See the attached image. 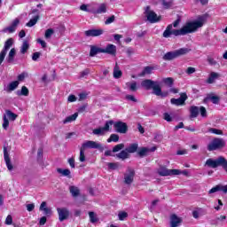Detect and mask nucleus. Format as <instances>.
Wrapping results in <instances>:
<instances>
[{
  "label": "nucleus",
  "instance_id": "obj_1",
  "mask_svg": "<svg viewBox=\"0 0 227 227\" xmlns=\"http://www.w3.org/2000/svg\"><path fill=\"white\" fill-rule=\"evenodd\" d=\"M180 22H182V18L180 15H177L176 20H175L173 24L168 25L166 27L163 32V38H171V35H174V36H185V35L196 33L200 27H203V24H205V18L200 17L196 21H188L180 29H173V27H178V26H180Z\"/></svg>",
  "mask_w": 227,
  "mask_h": 227
},
{
  "label": "nucleus",
  "instance_id": "obj_2",
  "mask_svg": "<svg viewBox=\"0 0 227 227\" xmlns=\"http://www.w3.org/2000/svg\"><path fill=\"white\" fill-rule=\"evenodd\" d=\"M141 86L145 90H153V95H156V97H160L161 98H166V97L169 95V92L168 91L162 92V89L160 88V83H159V82L144 80L141 82Z\"/></svg>",
  "mask_w": 227,
  "mask_h": 227
},
{
  "label": "nucleus",
  "instance_id": "obj_3",
  "mask_svg": "<svg viewBox=\"0 0 227 227\" xmlns=\"http://www.w3.org/2000/svg\"><path fill=\"white\" fill-rule=\"evenodd\" d=\"M191 48H180L176 51H168L162 57L164 61H173V59H176V58H181V56H185L191 52Z\"/></svg>",
  "mask_w": 227,
  "mask_h": 227
},
{
  "label": "nucleus",
  "instance_id": "obj_4",
  "mask_svg": "<svg viewBox=\"0 0 227 227\" xmlns=\"http://www.w3.org/2000/svg\"><path fill=\"white\" fill-rule=\"evenodd\" d=\"M207 168H212L215 169V168H219V166L223 167V169L225 170L227 167V160L223 156H219L217 159H207L205 163Z\"/></svg>",
  "mask_w": 227,
  "mask_h": 227
},
{
  "label": "nucleus",
  "instance_id": "obj_5",
  "mask_svg": "<svg viewBox=\"0 0 227 227\" xmlns=\"http://www.w3.org/2000/svg\"><path fill=\"white\" fill-rule=\"evenodd\" d=\"M17 118H19V115L17 114L12 112V110H6L5 114L3 116V129L4 130H8V127H10V121H15Z\"/></svg>",
  "mask_w": 227,
  "mask_h": 227
},
{
  "label": "nucleus",
  "instance_id": "obj_6",
  "mask_svg": "<svg viewBox=\"0 0 227 227\" xmlns=\"http://www.w3.org/2000/svg\"><path fill=\"white\" fill-rule=\"evenodd\" d=\"M226 146V141L223 138H214L208 145V152H215V150H221Z\"/></svg>",
  "mask_w": 227,
  "mask_h": 227
},
{
  "label": "nucleus",
  "instance_id": "obj_7",
  "mask_svg": "<svg viewBox=\"0 0 227 227\" xmlns=\"http://www.w3.org/2000/svg\"><path fill=\"white\" fill-rule=\"evenodd\" d=\"M145 16L146 17L148 22H150L151 24H155L157 22H160L161 17L158 16L157 13H155V12L152 11V8L147 5L145 8Z\"/></svg>",
  "mask_w": 227,
  "mask_h": 227
},
{
  "label": "nucleus",
  "instance_id": "obj_8",
  "mask_svg": "<svg viewBox=\"0 0 227 227\" xmlns=\"http://www.w3.org/2000/svg\"><path fill=\"white\" fill-rule=\"evenodd\" d=\"M113 123H114L113 120L106 121L104 127L93 129L92 134H94V136H106V134L111 130V125H113Z\"/></svg>",
  "mask_w": 227,
  "mask_h": 227
},
{
  "label": "nucleus",
  "instance_id": "obj_9",
  "mask_svg": "<svg viewBox=\"0 0 227 227\" xmlns=\"http://www.w3.org/2000/svg\"><path fill=\"white\" fill-rule=\"evenodd\" d=\"M158 175L160 176H173L175 175H182V171L180 169H169L166 167H160L158 169Z\"/></svg>",
  "mask_w": 227,
  "mask_h": 227
},
{
  "label": "nucleus",
  "instance_id": "obj_10",
  "mask_svg": "<svg viewBox=\"0 0 227 227\" xmlns=\"http://www.w3.org/2000/svg\"><path fill=\"white\" fill-rule=\"evenodd\" d=\"M113 125L115 129V132H118L119 134H127V132H129V125H127L126 122L118 121L114 122Z\"/></svg>",
  "mask_w": 227,
  "mask_h": 227
},
{
  "label": "nucleus",
  "instance_id": "obj_11",
  "mask_svg": "<svg viewBox=\"0 0 227 227\" xmlns=\"http://www.w3.org/2000/svg\"><path fill=\"white\" fill-rule=\"evenodd\" d=\"M134 176H136V171L131 168H128L126 173L124 174V184L126 185H132Z\"/></svg>",
  "mask_w": 227,
  "mask_h": 227
},
{
  "label": "nucleus",
  "instance_id": "obj_12",
  "mask_svg": "<svg viewBox=\"0 0 227 227\" xmlns=\"http://www.w3.org/2000/svg\"><path fill=\"white\" fill-rule=\"evenodd\" d=\"M82 147L86 150V148H90V149H96V150H100L101 152L104 151V146H102V144L98 142H95L92 140H87L85 141L82 145Z\"/></svg>",
  "mask_w": 227,
  "mask_h": 227
},
{
  "label": "nucleus",
  "instance_id": "obj_13",
  "mask_svg": "<svg viewBox=\"0 0 227 227\" xmlns=\"http://www.w3.org/2000/svg\"><path fill=\"white\" fill-rule=\"evenodd\" d=\"M32 14H36L34 18L30 19V20L26 24L27 27H33V26H35L36 22L40 20V12L38 9H33L29 15Z\"/></svg>",
  "mask_w": 227,
  "mask_h": 227
},
{
  "label": "nucleus",
  "instance_id": "obj_14",
  "mask_svg": "<svg viewBox=\"0 0 227 227\" xmlns=\"http://www.w3.org/2000/svg\"><path fill=\"white\" fill-rule=\"evenodd\" d=\"M57 212L59 214V221H60V223H63V221H67V219H68L70 215V211L66 207H58Z\"/></svg>",
  "mask_w": 227,
  "mask_h": 227
},
{
  "label": "nucleus",
  "instance_id": "obj_15",
  "mask_svg": "<svg viewBox=\"0 0 227 227\" xmlns=\"http://www.w3.org/2000/svg\"><path fill=\"white\" fill-rule=\"evenodd\" d=\"M185 100H187V94L181 93L179 98H171L170 104L173 106H185Z\"/></svg>",
  "mask_w": 227,
  "mask_h": 227
},
{
  "label": "nucleus",
  "instance_id": "obj_16",
  "mask_svg": "<svg viewBox=\"0 0 227 227\" xmlns=\"http://www.w3.org/2000/svg\"><path fill=\"white\" fill-rule=\"evenodd\" d=\"M101 35H104V29L102 28H92V29L86 30L84 32V35L87 37L101 36Z\"/></svg>",
  "mask_w": 227,
  "mask_h": 227
},
{
  "label": "nucleus",
  "instance_id": "obj_17",
  "mask_svg": "<svg viewBox=\"0 0 227 227\" xmlns=\"http://www.w3.org/2000/svg\"><path fill=\"white\" fill-rule=\"evenodd\" d=\"M19 24H20V20L19 19H15L11 26L4 28L3 32L4 33H15V31L17 30V27L19 26Z\"/></svg>",
  "mask_w": 227,
  "mask_h": 227
},
{
  "label": "nucleus",
  "instance_id": "obj_18",
  "mask_svg": "<svg viewBox=\"0 0 227 227\" xmlns=\"http://www.w3.org/2000/svg\"><path fill=\"white\" fill-rule=\"evenodd\" d=\"M4 157L8 170L13 171V165L12 164V160H10V154L8 153V148L6 147H4Z\"/></svg>",
  "mask_w": 227,
  "mask_h": 227
},
{
  "label": "nucleus",
  "instance_id": "obj_19",
  "mask_svg": "<svg viewBox=\"0 0 227 227\" xmlns=\"http://www.w3.org/2000/svg\"><path fill=\"white\" fill-rule=\"evenodd\" d=\"M4 157L8 170L13 171V165L12 164V160H10V154L8 153V148L6 147H4Z\"/></svg>",
  "mask_w": 227,
  "mask_h": 227
},
{
  "label": "nucleus",
  "instance_id": "obj_20",
  "mask_svg": "<svg viewBox=\"0 0 227 227\" xmlns=\"http://www.w3.org/2000/svg\"><path fill=\"white\" fill-rule=\"evenodd\" d=\"M103 54H109L110 56H116V45L107 44L105 49H102Z\"/></svg>",
  "mask_w": 227,
  "mask_h": 227
},
{
  "label": "nucleus",
  "instance_id": "obj_21",
  "mask_svg": "<svg viewBox=\"0 0 227 227\" xmlns=\"http://www.w3.org/2000/svg\"><path fill=\"white\" fill-rule=\"evenodd\" d=\"M219 191H222L224 194L227 192V185L218 184L213 187L208 191V194H214L215 192H219Z\"/></svg>",
  "mask_w": 227,
  "mask_h": 227
},
{
  "label": "nucleus",
  "instance_id": "obj_22",
  "mask_svg": "<svg viewBox=\"0 0 227 227\" xmlns=\"http://www.w3.org/2000/svg\"><path fill=\"white\" fill-rule=\"evenodd\" d=\"M219 77H221V74L219 73L211 72L209 74V76L207 79L206 82L207 84H214V82H215V81H217V79H219Z\"/></svg>",
  "mask_w": 227,
  "mask_h": 227
},
{
  "label": "nucleus",
  "instance_id": "obj_23",
  "mask_svg": "<svg viewBox=\"0 0 227 227\" xmlns=\"http://www.w3.org/2000/svg\"><path fill=\"white\" fill-rule=\"evenodd\" d=\"M95 15L107 13V4H100L96 11L93 12Z\"/></svg>",
  "mask_w": 227,
  "mask_h": 227
},
{
  "label": "nucleus",
  "instance_id": "obj_24",
  "mask_svg": "<svg viewBox=\"0 0 227 227\" xmlns=\"http://www.w3.org/2000/svg\"><path fill=\"white\" fill-rule=\"evenodd\" d=\"M180 223H182V220L176 215H172L170 216V226L171 227H178V226H180Z\"/></svg>",
  "mask_w": 227,
  "mask_h": 227
},
{
  "label": "nucleus",
  "instance_id": "obj_25",
  "mask_svg": "<svg viewBox=\"0 0 227 227\" xmlns=\"http://www.w3.org/2000/svg\"><path fill=\"white\" fill-rule=\"evenodd\" d=\"M103 53L102 48H99L96 45H90V58H94L96 54Z\"/></svg>",
  "mask_w": 227,
  "mask_h": 227
},
{
  "label": "nucleus",
  "instance_id": "obj_26",
  "mask_svg": "<svg viewBox=\"0 0 227 227\" xmlns=\"http://www.w3.org/2000/svg\"><path fill=\"white\" fill-rule=\"evenodd\" d=\"M16 54H17V50H15V48L11 49L6 58L7 63H13V59H15Z\"/></svg>",
  "mask_w": 227,
  "mask_h": 227
},
{
  "label": "nucleus",
  "instance_id": "obj_27",
  "mask_svg": "<svg viewBox=\"0 0 227 227\" xmlns=\"http://www.w3.org/2000/svg\"><path fill=\"white\" fill-rule=\"evenodd\" d=\"M190 117L191 118H198V115L200 114V107L196 106H192L190 107Z\"/></svg>",
  "mask_w": 227,
  "mask_h": 227
},
{
  "label": "nucleus",
  "instance_id": "obj_28",
  "mask_svg": "<svg viewBox=\"0 0 227 227\" xmlns=\"http://www.w3.org/2000/svg\"><path fill=\"white\" fill-rule=\"evenodd\" d=\"M69 192L73 196V198H77L81 194V190L77 186H70Z\"/></svg>",
  "mask_w": 227,
  "mask_h": 227
},
{
  "label": "nucleus",
  "instance_id": "obj_29",
  "mask_svg": "<svg viewBox=\"0 0 227 227\" xmlns=\"http://www.w3.org/2000/svg\"><path fill=\"white\" fill-rule=\"evenodd\" d=\"M77 116H79L78 113H74V114L67 116L63 121L64 125H67V123H71V121H75V120H77Z\"/></svg>",
  "mask_w": 227,
  "mask_h": 227
},
{
  "label": "nucleus",
  "instance_id": "obj_30",
  "mask_svg": "<svg viewBox=\"0 0 227 227\" xmlns=\"http://www.w3.org/2000/svg\"><path fill=\"white\" fill-rule=\"evenodd\" d=\"M137 148H139V145H137V143H134L129 145V146L126 148V151L128 153H136V152H137Z\"/></svg>",
  "mask_w": 227,
  "mask_h": 227
},
{
  "label": "nucleus",
  "instance_id": "obj_31",
  "mask_svg": "<svg viewBox=\"0 0 227 227\" xmlns=\"http://www.w3.org/2000/svg\"><path fill=\"white\" fill-rule=\"evenodd\" d=\"M129 157H130V154H129L126 149L116 154V158L121 159V160H125L126 159H129Z\"/></svg>",
  "mask_w": 227,
  "mask_h": 227
},
{
  "label": "nucleus",
  "instance_id": "obj_32",
  "mask_svg": "<svg viewBox=\"0 0 227 227\" xmlns=\"http://www.w3.org/2000/svg\"><path fill=\"white\" fill-rule=\"evenodd\" d=\"M162 82H164V84L168 86V88H173V84H175V80L172 77L163 78Z\"/></svg>",
  "mask_w": 227,
  "mask_h": 227
},
{
  "label": "nucleus",
  "instance_id": "obj_33",
  "mask_svg": "<svg viewBox=\"0 0 227 227\" xmlns=\"http://www.w3.org/2000/svg\"><path fill=\"white\" fill-rule=\"evenodd\" d=\"M207 100H211L213 104H219L221 98L218 96H214V94H208L207 97Z\"/></svg>",
  "mask_w": 227,
  "mask_h": 227
},
{
  "label": "nucleus",
  "instance_id": "obj_34",
  "mask_svg": "<svg viewBox=\"0 0 227 227\" xmlns=\"http://www.w3.org/2000/svg\"><path fill=\"white\" fill-rule=\"evenodd\" d=\"M121 75H122L121 70H120V67H118V64H116L114 68V79H120Z\"/></svg>",
  "mask_w": 227,
  "mask_h": 227
},
{
  "label": "nucleus",
  "instance_id": "obj_35",
  "mask_svg": "<svg viewBox=\"0 0 227 227\" xmlns=\"http://www.w3.org/2000/svg\"><path fill=\"white\" fill-rule=\"evenodd\" d=\"M27 51H29V42L27 41H23V43L20 47V52L21 54H26V52H27Z\"/></svg>",
  "mask_w": 227,
  "mask_h": 227
},
{
  "label": "nucleus",
  "instance_id": "obj_36",
  "mask_svg": "<svg viewBox=\"0 0 227 227\" xmlns=\"http://www.w3.org/2000/svg\"><path fill=\"white\" fill-rule=\"evenodd\" d=\"M126 86L129 89V91H137V83L136 82H127Z\"/></svg>",
  "mask_w": 227,
  "mask_h": 227
},
{
  "label": "nucleus",
  "instance_id": "obj_37",
  "mask_svg": "<svg viewBox=\"0 0 227 227\" xmlns=\"http://www.w3.org/2000/svg\"><path fill=\"white\" fill-rule=\"evenodd\" d=\"M89 217H90V223H98V217H97V214H95V212L93 211L89 212Z\"/></svg>",
  "mask_w": 227,
  "mask_h": 227
},
{
  "label": "nucleus",
  "instance_id": "obj_38",
  "mask_svg": "<svg viewBox=\"0 0 227 227\" xmlns=\"http://www.w3.org/2000/svg\"><path fill=\"white\" fill-rule=\"evenodd\" d=\"M19 96L27 97L29 95V90L26 86H22L21 90H18Z\"/></svg>",
  "mask_w": 227,
  "mask_h": 227
},
{
  "label": "nucleus",
  "instance_id": "obj_39",
  "mask_svg": "<svg viewBox=\"0 0 227 227\" xmlns=\"http://www.w3.org/2000/svg\"><path fill=\"white\" fill-rule=\"evenodd\" d=\"M19 88V81H14L8 85V91H13Z\"/></svg>",
  "mask_w": 227,
  "mask_h": 227
},
{
  "label": "nucleus",
  "instance_id": "obj_40",
  "mask_svg": "<svg viewBox=\"0 0 227 227\" xmlns=\"http://www.w3.org/2000/svg\"><path fill=\"white\" fill-rule=\"evenodd\" d=\"M57 171L62 176H68L70 178V169L66 168V169H62V168H57Z\"/></svg>",
  "mask_w": 227,
  "mask_h": 227
},
{
  "label": "nucleus",
  "instance_id": "obj_41",
  "mask_svg": "<svg viewBox=\"0 0 227 227\" xmlns=\"http://www.w3.org/2000/svg\"><path fill=\"white\" fill-rule=\"evenodd\" d=\"M84 152H86V149L82 148V146H81L80 156H79L80 162H86V155L84 154Z\"/></svg>",
  "mask_w": 227,
  "mask_h": 227
},
{
  "label": "nucleus",
  "instance_id": "obj_42",
  "mask_svg": "<svg viewBox=\"0 0 227 227\" xmlns=\"http://www.w3.org/2000/svg\"><path fill=\"white\" fill-rule=\"evenodd\" d=\"M118 143L120 141V136L118 134H112L110 137L107 139V143Z\"/></svg>",
  "mask_w": 227,
  "mask_h": 227
},
{
  "label": "nucleus",
  "instance_id": "obj_43",
  "mask_svg": "<svg viewBox=\"0 0 227 227\" xmlns=\"http://www.w3.org/2000/svg\"><path fill=\"white\" fill-rule=\"evenodd\" d=\"M52 35H54V29L53 28H48V29L45 30L44 38L46 40H49L52 37Z\"/></svg>",
  "mask_w": 227,
  "mask_h": 227
},
{
  "label": "nucleus",
  "instance_id": "obj_44",
  "mask_svg": "<svg viewBox=\"0 0 227 227\" xmlns=\"http://www.w3.org/2000/svg\"><path fill=\"white\" fill-rule=\"evenodd\" d=\"M148 152H150V149H149V148L142 147V148L138 151V155H139V157H146V155H148Z\"/></svg>",
  "mask_w": 227,
  "mask_h": 227
},
{
  "label": "nucleus",
  "instance_id": "obj_45",
  "mask_svg": "<svg viewBox=\"0 0 227 227\" xmlns=\"http://www.w3.org/2000/svg\"><path fill=\"white\" fill-rule=\"evenodd\" d=\"M161 4L162 6L168 10L169 8H171V6H173V1L172 0H169V1H167V0H162L161 1Z\"/></svg>",
  "mask_w": 227,
  "mask_h": 227
},
{
  "label": "nucleus",
  "instance_id": "obj_46",
  "mask_svg": "<svg viewBox=\"0 0 227 227\" xmlns=\"http://www.w3.org/2000/svg\"><path fill=\"white\" fill-rule=\"evenodd\" d=\"M208 132H211V134H215L216 136H223V130L215 128H209Z\"/></svg>",
  "mask_w": 227,
  "mask_h": 227
},
{
  "label": "nucleus",
  "instance_id": "obj_47",
  "mask_svg": "<svg viewBox=\"0 0 227 227\" xmlns=\"http://www.w3.org/2000/svg\"><path fill=\"white\" fill-rule=\"evenodd\" d=\"M152 70H153V67H145L140 75L145 76L146 74H152Z\"/></svg>",
  "mask_w": 227,
  "mask_h": 227
},
{
  "label": "nucleus",
  "instance_id": "obj_48",
  "mask_svg": "<svg viewBox=\"0 0 227 227\" xmlns=\"http://www.w3.org/2000/svg\"><path fill=\"white\" fill-rule=\"evenodd\" d=\"M115 20H116V16L112 15L105 20V24L106 26H109V24H113V22H114Z\"/></svg>",
  "mask_w": 227,
  "mask_h": 227
},
{
  "label": "nucleus",
  "instance_id": "obj_49",
  "mask_svg": "<svg viewBox=\"0 0 227 227\" xmlns=\"http://www.w3.org/2000/svg\"><path fill=\"white\" fill-rule=\"evenodd\" d=\"M123 148H125V145L124 144H119L117 145H115L114 148H113V153H116V152H120V150H123Z\"/></svg>",
  "mask_w": 227,
  "mask_h": 227
},
{
  "label": "nucleus",
  "instance_id": "obj_50",
  "mask_svg": "<svg viewBox=\"0 0 227 227\" xmlns=\"http://www.w3.org/2000/svg\"><path fill=\"white\" fill-rule=\"evenodd\" d=\"M119 221H125L127 217H129V214L127 212H120L118 214Z\"/></svg>",
  "mask_w": 227,
  "mask_h": 227
},
{
  "label": "nucleus",
  "instance_id": "obj_51",
  "mask_svg": "<svg viewBox=\"0 0 227 227\" xmlns=\"http://www.w3.org/2000/svg\"><path fill=\"white\" fill-rule=\"evenodd\" d=\"M40 56H42V52L40 51L34 52L32 55V60L38 61V59H40Z\"/></svg>",
  "mask_w": 227,
  "mask_h": 227
},
{
  "label": "nucleus",
  "instance_id": "obj_52",
  "mask_svg": "<svg viewBox=\"0 0 227 227\" xmlns=\"http://www.w3.org/2000/svg\"><path fill=\"white\" fill-rule=\"evenodd\" d=\"M207 63H209L213 67H215V65H217V61L210 56H207Z\"/></svg>",
  "mask_w": 227,
  "mask_h": 227
},
{
  "label": "nucleus",
  "instance_id": "obj_53",
  "mask_svg": "<svg viewBox=\"0 0 227 227\" xmlns=\"http://www.w3.org/2000/svg\"><path fill=\"white\" fill-rule=\"evenodd\" d=\"M125 98L129 101V102H137V98H136V97L134 95H126Z\"/></svg>",
  "mask_w": 227,
  "mask_h": 227
},
{
  "label": "nucleus",
  "instance_id": "obj_54",
  "mask_svg": "<svg viewBox=\"0 0 227 227\" xmlns=\"http://www.w3.org/2000/svg\"><path fill=\"white\" fill-rule=\"evenodd\" d=\"M199 111L202 118H207V108H205V106H200Z\"/></svg>",
  "mask_w": 227,
  "mask_h": 227
},
{
  "label": "nucleus",
  "instance_id": "obj_55",
  "mask_svg": "<svg viewBox=\"0 0 227 227\" xmlns=\"http://www.w3.org/2000/svg\"><path fill=\"white\" fill-rule=\"evenodd\" d=\"M67 162L70 168H72L73 169L75 168V160L74 158H69Z\"/></svg>",
  "mask_w": 227,
  "mask_h": 227
},
{
  "label": "nucleus",
  "instance_id": "obj_56",
  "mask_svg": "<svg viewBox=\"0 0 227 227\" xmlns=\"http://www.w3.org/2000/svg\"><path fill=\"white\" fill-rule=\"evenodd\" d=\"M41 211L44 212V215H52V209L49 207H44Z\"/></svg>",
  "mask_w": 227,
  "mask_h": 227
},
{
  "label": "nucleus",
  "instance_id": "obj_57",
  "mask_svg": "<svg viewBox=\"0 0 227 227\" xmlns=\"http://www.w3.org/2000/svg\"><path fill=\"white\" fill-rule=\"evenodd\" d=\"M13 223V218L12 217L11 215H7L6 219H5V224L10 225L12 224Z\"/></svg>",
  "mask_w": 227,
  "mask_h": 227
},
{
  "label": "nucleus",
  "instance_id": "obj_58",
  "mask_svg": "<svg viewBox=\"0 0 227 227\" xmlns=\"http://www.w3.org/2000/svg\"><path fill=\"white\" fill-rule=\"evenodd\" d=\"M163 118L164 120H166V121H173V118H171V115H169V114L165 113L163 114Z\"/></svg>",
  "mask_w": 227,
  "mask_h": 227
},
{
  "label": "nucleus",
  "instance_id": "obj_59",
  "mask_svg": "<svg viewBox=\"0 0 227 227\" xmlns=\"http://www.w3.org/2000/svg\"><path fill=\"white\" fill-rule=\"evenodd\" d=\"M37 43H40L43 49H45L47 47V43L42 39H37Z\"/></svg>",
  "mask_w": 227,
  "mask_h": 227
},
{
  "label": "nucleus",
  "instance_id": "obj_60",
  "mask_svg": "<svg viewBox=\"0 0 227 227\" xmlns=\"http://www.w3.org/2000/svg\"><path fill=\"white\" fill-rule=\"evenodd\" d=\"M27 212H33L35 210V204H27Z\"/></svg>",
  "mask_w": 227,
  "mask_h": 227
},
{
  "label": "nucleus",
  "instance_id": "obj_61",
  "mask_svg": "<svg viewBox=\"0 0 227 227\" xmlns=\"http://www.w3.org/2000/svg\"><path fill=\"white\" fill-rule=\"evenodd\" d=\"M154 141H156V143H160V141H162V135L156 134L154 136Z\"/></svg>",
  "mask_w": 227,
  "mask_h": 227
},
{
  "label": "nucleus",
  "instance_id": "obj_62",
  "mask_svg": "<svg viewBox=\"0 0 227 227\" xmlns=\"http://www.w3.org/2000/svg\"><path fill=\"white\" fill-rule=\"evenodd\" d=\"M80 10L82 11V12H90V9H88V4H82L81 6H80Z\"/></svg>",
  "mask_w": 227,
  "mask_h": 227
},
{
  "label": "nucleus",
  "instance_id": "obj_63",
  "mask_svg": "<svg viewBox=\"0 0 227 227\" xmlns=\"http://www.w3.org/2000/svg\"><path fill=\"white\" fill-rule=\"evenodd\" d=\"M194 72H196V68L194 67H188L186 70V74H188V75H191V74H194Z\"/></svg>",
  "mask_w": 227,
  "mask_h": 227
},
{
  "label": "nucleus",
  "instance_id": "obj_64",
  "mask_svg": "<svg viewBox=\"0 0 227 227\" xmlns=\"http://www.w3.org/2000/svg\"><path fill=\"white\" fill-rule=\"evenodd\" d=\"M108 168L110 169H118V164L117 163H108Z\"/></svg>",
  "mask_w": 227,
  "mask_h": 227
}]
</instances>
